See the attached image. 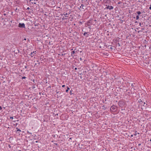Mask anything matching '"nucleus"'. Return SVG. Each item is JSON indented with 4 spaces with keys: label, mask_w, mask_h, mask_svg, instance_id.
I'll use <instances>...</instances> for the list:
<instances>
[{
    "label": "nucleus",
    "mask_w": 151,
    "mask_h": 151,
    "mask_svg": "<svg viewBox=\"0 0 151 151\" xmlns=\"http://www.w3.org/2000/svg\"><path fill=\"white\" fill-rule=\"evenodd\" d=\"M93 21L92 19H90L87 22L86 24L88 26H89L92 24Z\"/></svg>",
    "instance_id": "obj_1"
},
{
    "label": "nucleus",
    "mask_w": 151,
    "mask_h": 151,
    "mask_svg": "<svg viewBox=\"0 0 151 151\" xmlns=\"http://www.w3.org/2000/svg\"><path fill=\"white\" fill-rule=\"evenodd\" d=\"M18 27L20 28H24L25 27V25L24 23H19L18 24Z\"/></svg>",
    "instance_id": "obj_2"
},
{
    "label": "nucleus",
    "mask_w": 151,
    "mask_h": 151,
    "mask_svg": "<svg viewBox=\"0 0 151 151\" xmlns=\"http://www.w3.org/2000/svg\"><path fill=\"white\" fill-rule=\"evenodd\" d=\"M117 108V106L115 105H113L110 108V110H113L115 111L116 110Z\"/></svg>",
    "instance_id": "obj_3"
},
{
    "label": "nucleus",
    "mask_w": 151,
    "mask_h": 151,
    "mask_svg": "<svg viewBox=\"0 0 151 151\" xmlns=\"http://www.w3.org/2000/svg\"><path fill=\"white\" fill-rule=\"evenodd\" d=\"M106 6L105 8V9H109V10H111L113 9L114 7L112 6H109V5H106Z\"/></svg>",
    "instance_id": "obj_4"
},
{
    "label": "nucleus",
    "mask_w": 151,
    "mask_h": 151,
    "mask_svg": "<svg viewBox=\"0 0 151 151\" xmlns=\"http://www.w3.org/2000/svg\"><path fill=\"white\" fill-rule=\"evenodd\" d=\"M36 51H33L32 52H31L30 55V56H31L32 57L36 54Z\"/></svg>",
    "instance_id": "obj_5"
},
{
    "label": "nucleus",
    "mask_w": 151,
    "mask_h": 151,
    "mask_svg": "<svg viewBox=\"0 0 151 151\" xmlns=\"http://www.w3.org/2000/svg\"><path fill=\"white\" fill-rule=\"evenodd\" d=\"M84 7V5L83 4H82L81 5L78 7V8L79 9H80V8H82V9H84V8L83 7Z\"/></svg>",
    "instance_id": "obj_6"
},
{
    "label": "nucleus",
    "mask_w": 151,
    "mask_h": 151,
    "mask_svg": "<svg viewBox=\"0 0 151 151\" xmlns=\"http://www.w3.org/2000/svg\"><path fill=\"white\" fill-rule=\"evenodd\" d=\"M16 129H17L16 132H18V133H19L20 132H21V130H20L18 128H16Z\"/></svg>",
    "instance_id": "obj_7"
},
{
    "label": "nucleus",
    "mask_w": 151,
    "mask_h": 151,
    "mask_svg": "<svg viewBox=\"0 0 151 151\" xmlns=\"http://www.w3.org/2000/svg\"><path fill=\"white\" fill-rule=\"evenodd\" d=\"M137 134H139V133L137 132V131L135 132L133 134L134 136H136Z\"/></svg>",
    "instance_id": "obj_8"
},
{
    "label": "nucleus",
    "mask_w": 151,
    "mask_h": 151,
    "mask_svg": "<svg viewBox=\"0 0 151 151\" xmlns=\"http://www.w3.org/2000/svg\"><path fill=\"white\" fill-rule=\"evenodd\" d=\"M136 13L138 15H139L141 14V12L140 11H137L136 12Z\"/></svg>",
    "instance_id": "obj_9"
},
{
    "label": "nucleus",
    "mask_w": 151,
    "mask_h": 151,
    "mask_svg": "<svg viewBox=\"0 0 151 151\" xmlns=\"http://www.w3.org/2000/svg\"><path fill=\"white\" fill-rule=\"evenodd\" d=\"M69 90H70V88L68 87V86L67 87V89L66 90V93L68 92Z\"/></svg>",
    "instance_id": "obj_10"
},
{
    "label": "nucleus",
    "mask_w": 151,
    "mask_h": 151,
    "mask_svg": "<svg viewBox=\"0 0 151 151\" xmlns=\"http://www.w3.org/2000/svg\"><path fill=\"white\" fill-rule=\"evenodd\" d=\"M139 26H141V27H143V23H141V22L139 24Z\"/></svg>",
    "instance_id": "obj_11"
},
{
    "label": "nucleus",
    "mask_w": 151,
    "mask_h": 151,
    "mask_svg": "<svg viewBox=\"0 0 151 151\" xmlns=\"http://www.w3.org/2000/svg\"><path fill=\"white\" fill-rule=\"evenodd\" d=\"M139 15H137V16L136 17V19L137 20L139 19Z\"/></svg>",
    "instance_id": "obj_12"
},
{
    "label": "nucleus",
    "mask_w": 151,
    "mask_h": 151,
    "mask_svg": "<svg viewBox=\"0 0 151 151\" xmlns=\"http://www.w3.org/2000/svg\"><path fill=\"white\" fill-rule=\"evenodd\" d=\"M27 134H29V135H32V133H30V132H29L28 131L27 132Z\"/></svg>",
    "instance_id": "obj_13"
},
{
    "label": "nucleus",
    "mask_w": 151,
    "mask_h": 151,
    "mask_svg": "<svg viewBox=\"0 0 151 151\" xmlns=\"http://www.w3.org/2000/svg\"><path fill=\"white\" fill-rule=\"evenodd\" d=\"M75 53V51H72V52H71V55H73Z\"/></svg>",
    "instance_id": "obj_14"
},
{
    "label": "nucleus",
    "mask_w": 151,
    "mask_h": 151,
    "mask_svg": "<svg viewBox=\"0 0 151 151\" xmlns=\"http://www.w3.org/2000/svg\"><path fill=\"white\" fill-rule=\"evenodd\" d=\"M64 15L65 17H68L69 14L67 13H66L65 14H64Z\"/></svg>",
    "instance_id": "obj_15"
},
{
    "label": "nucleus",
    "mask_w": 151,
    "mask_h": 151,
    "mask_svg": "<svg viewBox=\"0 0 151 151\" xmlns=\"http://www.w3.org/2000/svg\"><path fill=\"white\" fill-rule=\"evenodd\" d=\"M87 34V33L86 32H85L84 34H83V35L85 36L86 35V34Z\"/></svg>",
    "instance_id": "obj_16"
},
{
    "label": "nucleus",
    "mask_w": 151,
    "mask_h": 151,
    "mask_svg": "<svg viewBox=\"0 0 151 151\" xmlns=\"http://www.w3.org/2000/svg\"><path fill=\"white\" fill-rule=\"evenodd\" d=\"M26 78V77L25 76H23V77H22V79H25Z\"/></svg>",
    "instance_id": "obj_17"
},
{
    "label": "nucleus",
    "mask_w": 151,
    "mask_h": 151,
    "mask_svg": "<svg viewBox=\"0 0 151 151\" xmlns=\"http://www.w3.org/2000/svg\"><path fill=\"white\" fill-rule=\"evenodd\" d=\"M134 84H134H134L132 83V84H131V86L132 87H134Z\"/></svg>",
    "instance_id": "obj_18"
},
{
    "label": "nucleus",
    "mask_w": 151,
    "mask_h": 151,
    "mask_svg": "<svg viewBox=\"0 0 151 151\" xmlns=\"http://www.w3.org/2000/svg\"><path fill=\"white\" fill-rule=\"evenodd\" d=\"M143 103H144V104H143L144 106H146L145 105L146 104V105H147V104H146L145 102H144Z\"/></svg>",
    "instance_id": "obj_19"
},
{
    "label": "nucleus",
    "mask_w": 151,
    "mask_h": 151,
    "mask_svg": "<svg viewBox=\"0 0 151 151\" xmlns=\"http://www.w3.org/2000/svg\"><path fill=\"white\" fill-rule=\"evenodd\" d=\"M108 1V0H105V3H107Z\"/></svg>",
    "instance_id": "obj_20"
},
{
    "label": "nucleus",
    "mask_w": 151,
    "mask_h": 151,
    "mask_svg": "<svg viewBox=\"0 0 151 151\" xmlns=\"http://www.w3.org/2000/svg\"><path fill=\"white\" fill-rule=\"evenodd\" d=\"M10 119H13V116H11L10 117Z\"/></svg>",
    "instance_id": "obj_21"
},
{
    "label": "nucleus",
    "mask_w": 151,
    "mask_h": 151,
    "mask_svg": "<svg viewBox=\"0 0 151 151\" xmlns=\"http://www.w3.org/2000/svg\"><path fill=\"white\" fill-rule=\"evenodd\" d=\"M2 109V108L1 106H0V110H1Z\"/></svg>",
    "instance_id": "obj_22"
},
{
    "label": "nucleus",
    "mask_w": 151,
    "mask_h": 151,
    "mask_svg": "<svg viewBox=\"0 0 151 151\" xmlns=\"http://www.w3.org/2000/svg\"><path fill=\"white\" fill-rule=\"evenodd\" d=\"M65 86V85H63L62 86V87H64Z\"/></svg>",
    "instance_id": "obj_23"
},
{
    "label": "nucleus",
    "mask_w": 151,
    "mask_h": 151,
    "mask_svg": "<svg viewBox=\"0 0 151 151\" xmlns=\"http://www.w3.org/2000/svg\"><path fill=\"white\" fill-rule=\"evenodd\" d=\"M149 9H151V5H150V6L149 7Z\"/></svg>",
    "instance_id": "obj_24"
},
{
    "label": "nucleus",
    "mask_w": 151,
    "mask_h": 151,
    "mask_svg": "<svg viewBox=\"0 0 151 151\" xmlns=\"http://www.w3.org/2000/svg\"><path fill=\"white\" fill-rule=\"evenodd\" d=\"M80 60L81 61V60H82V58H80Z\"/></svg>",
    "instance_id": "obj_25"
},
{
    "label": "nucleus",
    "mask_w": 151,
    "mask_h": 151,
    "mask_svg": "<svg viewBox=\"0 0 151 151\" xmlns=\"http://www.w3.org/2000/svg\"><path fill=\"white\" fill-rule=\"evenodd\" d=\"M134 135L133 134H132L131 135V137H132L133 136V135Z\"/></svg>",
    "instance_id": "obj_26"
},
{
    "label": "nucleus",
    "mask_w": 151,
    "mask_h": 151,
    "mask_svg": "<svg viewBox=\"0 0 151 151\" xmlns=\"http://www.w3.org/2000/svg\"><path fill=\"white\" fill-rule=\"evenodd\" d=\"M38 64L39 65L40 64V62H38Z\"/></svg>",
    "instance_id": "obj_27"
},
{
    "label": "nucleus",
    "mask_w": 151,
    "mask_h": 151,
    "mask_svg": "<svg viewBox=\"0 0 151 151\" xmlns=\"http://www.w3.org/2000/svg\"><path fill=\"white\" fill-rule=\"evenodd\" d=\"M29 9V7H28L27 8V9Z\"/></svg>",
    "instance_id": "obj_28"
},
{
    "label": "nucleus",
    "mask_w": 151,
    "mask_h": 151,
    "mask_svg": "<svg viewBox=\"0 0 151 151\" xmlns=\"http://www.w3.org/2000/svg\"><path fill=\"white\" fill-rule=\"evenodd\" d=\"M24 40H26V38H25L24 39Z\"/></svg>",
    "instance_id": "obj_29"
},
{
    "label": "nucleus",
    "mask_w": 151,
    "mask_h": 151,
    "mask_svg": "<svg viewBox=\"0 0 151 151\" xmlns=\"http://www.w3.org/2000/svg\"><path fill=\"white\" fill-rule=\"evenodd\" d=\"M75 70H76L77 69V68H75Z\"/></svg>",
    "instance_id": "obj_30"
},
{
    "label": "nucleus",
    "mask_w": 151,
    "mask_h": 151,
    "mask_svg": "<svg viewBox=\"0 0 151 151\" xmlns=\"http://www.w3.org/2000/svg\"><path fill=\"white\" fill-rule=\"evenodd\" d=\"M24 67L25 68H27V67L26 66H25Z\"/></svg>",
    "instance_id": "obj_31"
},
{
    "label": "nucleus",
    "mask_w": 151,
    "mask_h": 151,
    "mask_svg": "<svg viewBox=\"0 0 151 151\" xmlns=\"http://www.w3.org/2000/svg\"><path fill=\"white\" fill-rule=\"evenodd\" d=\"M141 145V144H138V145H139H139Z\"/></svg>",
    "instance_id": "obj_32"
},
{
    "label": "nucleus",
    "mask_w": 151,
    "mask_h": 151,
    "mask_svg": "<svg viewBox=\"0 0 151 151\" xmlns=\"http://www.w3.org/2000/svg\"><path fill=\"white\" fill-rule=\"evenodd\" d=\"M37 62H38H38H39V61H38V60H37Z\"/></svg>",
    "instance_id": "obj_33"
},
{
    "label": "nucleus",
    "mask_w": 151,
    "mask_h": 151,
    "mask_svg": "<svg viewBox=\"0 0 151 151\" xmlns=\"http://www.w3.org/2000/svg\"><path fill=\"white\" fill-rule=\"evenodd\" d=\"M35 142L36 143H37L38 142H37V141H35Z\"/></svg>",
    "instance_id": "obj_34"
},
{
    "label": "nucleus",
    "mask_w": 151,
    "mask_h": 151,
    "mask_svg": "<svg viewBox=\"0 0 151 151\" xmlns=\"http://www.w3.org/2000/svg\"><path fill=\"white\" fill-rule=\"evenodd\" d=\"M120 2H118V4H120Z\"/></svg>",
    "instance_id": "obj_35"
},
{
    "label": "nucleus",
    "mask_w": 151,
    "mask_h": 151,
    "mask_svg": "<svg viewBox=\"0 0 151 151\" xmlns=\"http://www.w3.org/2000/svg\"><path fill=\"white\" fill-rule=\"evenodd\" d=\"M137 21H136V22H135V23H137Z\"/></svg>",
    "instance_id": "obj_36"
},
{
    "label": "nucleus",
    "mask_w": 151,
    "mask_h": 151,
    "mask_svg": "<svg viewBox=\"0 0 151 151\" xmlns=\"http://www.w3.org/2000/svg\"><path fill=\"white\" fill-rule=\"evenodd\" d=\"M142 30H143V29H144V28H142Z\"/></svg>",
    "instance_id": "obj_37"
},
{
    "label": "nucleus",
    "mask_w": 151,
    "mask_h": 151,
    "mask_svg": "<svg viewBox=\"0 0 151 151\" xmlns=\"http://www.w3.org/2000/svg\"><path fill=\"white\" fill-rule=\"evenodd\" d=\"M71 91H70V94H71Z\"/></svg>",
    "instance_id": "obj_38"
},
{
    "label": "nucleus",
    "mask_w": 151,
    "mask_h": 151,
    "mask_svg": "<svg viewBox=\"0 0 151 151\" xmlns=\"http://www.w3.org/2000/svg\"><path fill=\"white\" fill-rule=\"evenodd\" d=\"M150 141H151V139L150 140Z\"/></svg>",
    "instance_id": "obj_39"
},
{
    "label": "nucleus",
    "mask_w": 151,
    "mask_h": 151,
    "mask_svg": "<svg viewBox=\"0 0 151 151\" xmlns=\"http://www.w3.org/2000/svg\"><path fill=\"white\" fill-rule=\"evenodd\" d=\"M150 66H151V65H150Z\"/></svg>",
    "instance_id": "obj_40"
}]
</instances>
